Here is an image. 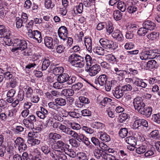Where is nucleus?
<instances>
[{
  "label": "nucleus",
  "instance_id": "nucleus-55",
  "mask_svg": "<svg viewBox=\"0 0 160 160\" xmlns=\"http://www.w3.org/2000/svg\"><path fill=\"white\" fill-rule=\"evenodd\" d=\"M30 100L32 102L34 103H37L40 100L39 97L37 95H34L30 97Z\"/></svg>",
  "mask_w": 160,
  "mask_h": 160
},
{
  "label": "nucleus",
  "instance_id": "nucleus-31",
  "mask_svg": "<svg viewBox=\"0 0 160 160\" xmlns=\"http://www.w3.org/2000/svg\"><path fill=\"white\" fill-rule=\"evenodd\" d=\"M104 50L102 48L99 46L96 47L93 49V51L95 53L100 55H104Z\"/></svg>",
  "mask_w": 160,
  "mask_h": 160
},
{
  "label": "nucleus",
  "instance_id": "nucleus-25",
  "mask_svg": "<svg viewBox=\"0 0 160 160\" xmlns=\"http://www.w3.org/2000/svg\"><path fill=\"white\" fill-rule=\"evenodd\" d=\"M125 142L130 145H136L137 144V139L133 136L128 137L125 138Z\"/></svg>",
  "mask_w": 160,
  "mask_h": 160
},
{
  "label": "nucleus",
  "instance_id": "nucleus-12",
  "mask_svg": "<svg viewBox=\"0 0 160 160\" xmlns=\"http://www.w3.org/2000/svg\"><path fill=\"white\" fill-rule=\"evenodd\" d=\"M11 35V32L6 29L4 26L0 25V38H8Z\"/></svg>",
  "mask_w": 160,
  "mask_h": 160
},
{
  "label": "nucleus",
  "instance_id": "nucleus-24",
  "mask_svg": "<svg viewBox=\"0 0 160 160\" xmlns=\"http://www.w3.org/2000/svg\"><path fill=\"white\" fill-rule=\"evenodd\" d=\"M122 89L116 88L115 90H113L112 93L113 95L116 98L119 99L122 97L123 95V92Z\"/></svg>",
  "mask_w": 160,
  "mask_h": 160
},
{
  "label": "nucleus",
  "instance_id": "nucleus-4",
  "mask_svg": "<svg viewBox=\"0 0 160 160\" xmlns=\"http://www.w3.org/2000/svg\"><path fill=\"white\" fill-rule=\"evenodd\" d=\"M27 35L28 38L31 39L35 42L40 43L42 42L41 34L38 30H33L32 29H28Z\"/></svg>",
  "mask_w": 160,
  "mask_h": 160
},
{
  "label": "nucleus",
  "instance_id": "nucleus-28",
  "mask_svg": "<svg viewBox=\"0 0 160 160\" xmlns=\"http://www.w3.org/2000/svg\"><path fill=\"white\" fill-rule=\"evenodd\" d=\"M158 32H153L147 35L148 38L151 40H156L159 37Z\"/></svg>",
  "mask_w": 160,
  "mask_h": 160
},
{
  "label": "nucleus",
  "instance_id": "nucleus-19",
  "mask_svg": "<svg viewBox=\"0 0 160 160\" xmlns=\"http://www.w3.org/2000/svg\"><path fill=\"white\" fill-rule=\"evenodd\" d=\"M102 150L99 149H96L94 152V154L95 157L98 159L102 160L103 159H105L106 154Z\"/></svg>",
  "mask_w": 160,
  "mask_h": 160
},
{
  "label": "nucleus",
  "instance_id": "nucleus-54",
  "mask_svg": "<svg viewBox=\"0 0 160 160\" xmlns=\"http://www.w3.org/2000/svg\"><path fill=\"white\" fill-rule=\"evenodd\" d=\"M35 129L33 128L32 129V132H29L28 134V137L31 138H34L37 137L38 135V133L37 131H35Z\"/></svg>",
  "mask_w": 160,
  "mask_h": 160
},
{
  "label": "nucleus",
  "instance_id": "nucleus-45",
  "mask_svg": "<svg viewBox=\"0 0 160 160\" xmlns=\"http://www.w3.org/2000/svg\"><path fill=\"white\" fill-rule=\"evenodd\" d=\"M152 119L154 122L160 124V113L153 114Z\"/></svg>",
  "mask_w": 160,
  "mask_h": 160
},
{
  "label": "nucleus",
  "instance_id": "nucleus-22",
  "mask_svg": "<svg viewBox=\"0 0 160 160\" xmlns=\"http://www.w3.org/2000/svg\"><path fill=\"white\" fill-rule=\"evenodd\" d=\"M158 60H152L149 61L147 63V68L150 70L154 69L156 68L157 63L159 62Z\"/></svg>",
  "mask_w": 160,
  "mask_h": 160
},
{
  "label": "nucleus",
  "instance_id": "nucleus-27",
  "mask_svg": "<svg viewBox=\"0 0 160 160\" xmlns=\"http://www.w3.org/2000/svg\"><path fill=\"white\" fill-rule=\"evenodd\" d=\"M105 58L106 61L110 63H114L116 62V59L115 56L112 54L106 55Z\"/></svg>",
  "mask_w": 160,
  "mask_h": 160
},
{
  "label": "nucleus",
  "instance_id": "nucleus-17",
  "mask_svg": "<svg viewBox=\"0 0 160 160\" xmlns=\"http://www.w3.org/2000/svg\"><path fill=\"white\" fill-rule=\"evenodd\" d=\"M112 37L118 41L121 42L123 40L124 37L121 32L117 29L112 34Z\"/></svg>",
  "mask_w": 160,
  "mask_h": 160
},
{
  "label": "nucleus",
  "instance_id": "nucleus-50",
  "mask_svg": "<svg viewBox=\"0 0 160 160\" xmlns=\"http://www.w3.org/2000/svg\"><path fill=\"white\" fill-rule=\"evenodd\" d=\"M121 89L123 92H128L131 91L132 89V87L131 85L128 84L122 86Z\"/></svg>",
  "mask_w": 160,
  "mask_h": 160
},
{
  "label": "nucleus",
  "instance_id": "nucleus-34",
  "mask_svg": "<svg viewBox=\"0 0 160 160\" xmlns=\"http://www.w3.org/2000/svg\"><path fill=\"white\" fill-rule=\"evenodd\" d=\"M15 144L14 145L15 148H18L19 146L22 145L25 142L24 139L20 137H18L14 141Z\"/></svg>",
  "mask_w": 160,
  "mask_h": 160
},
{
  "label": "nucleus",
  "instance_id": "nucleus-21",
  "mask_svg": "<svg viewBox=\"0 0 160 160\" xmlns=\"http://www.w3.org/2000/svg\"><path fill=\"white\" fill-rule=\"evenodd\" d=\"M149 59L156 58V60H160V54L157 53L155 51L152 50L148 51Z\"/></svg>",
  "mask_w": 160,
  "mask_h": 160
},
{
  "label": "nucleus",
  "instance_id": "nucleus-63",
  "mask_svg": "<svg viewBox=\"0 0 160 160\" xmlns=\"http://www.w3.org/2000/svg\"><path fill=\"white\" fill-rule=\"evenodd\" d=\"M112 101V99L110 98L105 97L101 102V104L103 106H105L108 103H110Z\"/></svg>",
  "mask_w": 160,
  "mask_h": 160
},
{
  "label": "nucleus",
  "instance_id": "nucleus-56",
  "mask_svg": "<svg viewBox=\"0 0 160 160\" xmlns=\"http://www.w3.org/2000/svg\"><path fill=\"white\" fill-rule=\"evenodd\" d=\"M3 76L6 80H9L12 79L13 77L12 73L9 72H6L3 73Z\"/></svg>",
  "mask_w": 160,
  "mask_h": 160
},
{
  "label": "nucleus",
  "instance_id": "nucleus-5",
  "mask_svg": "<svg viewBox=\"0 0 160 160\" xmlns=\"http://www.w3.org/2000/svg\"><path fill=\"white\" fill-rule=\"evenodd\" d=\"M114 70L115 74L122 78H124L125 76L127 74H131L133 75H135L138 73L137 70L132 68H129V72L126 70H122L119 66L115 67L114 68Z\"/></svg>",
  "mask_w": 160,
  "mask_h": 160
},
{
  "label": "nucleus",
  "instance_id": "nucleus-33",
  "mask_svg": "<svg viewBox=\"0 0 160 160\" xmlns=\"http://www.w3.org/2000/svg\"><path fill=\"white\" fill-rule=\"evenodd\" d=\"M7 114L8 120L13 119L15 116V112L14 109H12L8 110Z\"/></svg>",
  "mask_w": 160,
  "mask_h": 160
},
{
  "label": "nucleus",
  "instance_id": "nucleus-64",
  "mask_svg": "<svg viewBox=\"0 0 160 160\" xmlns=\"http://www.w3.org/2000/svg\"><path fill=\"white\" fill-rule=\"evenodd\" d=\"M105 113L111 118H113L115 117V114L113 112L111 109L109 108H107L105 112Z\"/></svg>",
  "mask_w": 160,
  "mask_h": 160
},
{
  "label": "nucleus",
  "instance_id": "nucleus-35",
  "mask_svg": "<svg viewBox=\"0 0 160 160\" xmlns=\"http://www.w3.org/2000/svg\"><path fill=\"white\" fill-rule=\"evenodd\" d=\"M69 146L63 142L62 141H61V153L64 152L65 153L68 150Z\"/></svg>",
  "mask_w": 160,
  "mask_h": 160
},
{
  "label": "nucleus",
  "instance_id": "nucleus-62",
  "mask_svg": "<svg viewBox=\"0 0 160 160\" xmlns=\"http://www.w3.org/2000/svg\"><path fill=\"white\" fill-rule=\"evenodd\" d=\"M105 159L106 160H119L115 156L107 153L106 154Z\"/></svg>",
  "mask_w": 160,
  "mask_h": 160
},
{
  "label": "nucleus",
  "instance_id": "nucleus-32",
  "mask_svg": "<svg viewBox=\"0 0 160 160\" xmlns=\"http://www.w3.org/2000/svg\"><path fill=\"white\" fill-rule=\"evenodd\" d=\"M78 160H88V157L86 153L83 152H78L77 153Z\"/></svg>",
  "mask_w": 160,
  "mask_h": 160
},
{
  "label": "nucleus",
  "instance_id": "nucleus-48",
  "mask_svg": "<svg viewBox=\"0 0 160 160\" xmlns=\"http://www.w3.org/2000/svg\"><path fill=\"white\" fill-rule=\"evenodd\" d=\"M86 65L87 68L88 67H91L92 63V58L89 55L87 54L85 57Z\"/></svg>",
  "mask_w": 160,
  "mask_h": 160
},
{
  "label": "nucleus",
  "instance_id": "nucleus-10",
  "mask_svg": "<svg viewBox=\"0 0 160 160\" xmlns=\"http://www.w3.org/2000/svg\"><path fill=\"white\" fill-rule=\"evenodd\" d=\"M86 68V71L88 72L89 75L91 76H94L98 74L101 70L100 67L98 64H95L91 67H88Z\"/></svg>",
  "mask_w": 160,
  "mask_h": 160
},
{
  "label": "nucleus",
  "instance_id": "nucleus-7",
  "mask_svg": "<svg viewBox=\"0 0 160 160\" xmlns=\"http://www.w3.org/2000/svg\"><path fill=\"white\" fill-rule=\"evenodd\" d=\"M28 20L27 14L26 13L22 12L21 18L19 17L16 18V24L17 28L18 29L23 28L27 22Z\"/></svg>",
  "mask_w": 160,
  "mask_h": 160
},
{
  "label": "nucleus",
  "instance_id": "nucleus-30",
  "mask_svg": "<svg viewBox=\"0 0 160 160\" xmlns=\"http://www.w3.org/2000/svg\"><path fill=\"white\" fill-rule=\"evenodd\" d=\"M92 127L93 128L101 130L104 128L105 125L104 124L102 123L95 122L92 123Z\"/></svg>",
  "mask_w": 160,
  "mask_h": 160
},
{
  "label": "nucleus",
  "instance_id": "nucleus-8",
  "mask_svg": "<svg viewBox=\"0 0 160 160\" xmlns=\"http://www.w3.org/2000/svg\"><path fill=\"white\" fill-rule=\"evenodd\" d=\"M59 42L57 36H56L54 40V43L53 42V39L50 37H46L44 38V43L46 47L50 48H53L54 45H58Z\"/></svg>",
  "mask_w": 160,
  "mask_h": 160
},
{
  "label": "nucleus",
  "instance_id": "nucleus-14",
  "mask_svg": "<svg viewBox=\"0 0 160 160\" xmlns=\"http://www.w3.org/2000/svg\"><path fill=\"white\" fill-rule=\"evenodd\" d=\"M107 79V76L103 74L100 75L96 79L94 82L97 84H98L101 86H103L105 85Z\"/></svg>",
  "mask_w": 160,
  "mask_h": 160
},
{
  "label": "nucleus",
  "instance_id": "nucleus-13",
  "mask_svg": "<svg viewBox=\"0 0 160 160\" xmlns=\"http://www.w3.org/2000/svg\"><path fill=\"white\" fill-rule=\"evenodd\" d=\"M129 2L132 5L128 7L127 11L129 13L132 14L138 10V8L135 5L138 2L136 0H129Z\"/></svg>",
  "mask_w": 160,
  "mask_h": 160
},
{
  "label": "nucleus",
  "instance_id": "nucleus-23",
  "mask_svg": "<svg viewBox=\"0 0 160 160\" xmlns=\"http://www.w3.org/2000/svg\"><path fill=\"white\" fill-rule=\"evenodd\" d=\"M147 148V146L146 144L139 145L138 146V147L136 148V152L138 154H143L146 151Z\"/></svg>",
  "mask_w": 160,
  "mask_h": 160
},
{
  "label": "nucleus",
  "instance_id": "nucleus-44",
  "mask_svg": "<svg viewBox=\"0 0 160 160\" xmlns=\"http://www.w3.org/2000/svg\"><path fill=\"white\" fill-rule=\"evenodd\" d=\"M147 29L144 27L140 28L138 30L137 33L140 36H144L148 32Z\"/></svg>",
  "mask_w": 160,
  "mask_h": 160
},
{
  "label": "nucleus",
  "instance_id": "nucleus-49",
  "mask_svg": "<svg viewBox=\"0 0 160 160\" xmlns=\"http://www.w3.org/2000/svg\"><path fill=\"white\" fill-rule=\"evenodd\" d=\"M143 115L147 118H149L151 115L152 112V108L151 107H146Z\"/></svg>",
  "mask_w": 160,
  "mask_h": 160
},
{
  "label": "nucleus",
  "instance_id": "nucleus-6",
  "mask_svg": "<svg viewBox=\"0 0 160 160\" xmlns=\"http://www.w3.org/2000/svg\"><path fill=\"white\" fill-rule=\"evenodd\" d=\"M13 47L12 49V52H15L17 50H24L27 48V43L26 41L23 40L15 38L13 40Z\"/></svg>",
  "mask_w": 160,
  "mask_h": 160
},
{
  "label": "nucleus",
  "instance_id": "nucleus-61",
  "mask_svg": "<svg viewBox=\"0 0 160 160\" xmlns=\"http://www.w3.org/2000/svg\"><path fill=\"white\" fill-rule=\"evenodd\" d=\"M27 90L26 92V95L28 98H30L32 96L33 93V90L31 87H29L27 89Z\"/></svg>",
  "mask_w": 160,
  "mask_h": 160
},
{
  "label": "nucleus",
  "instance_id": "nucleus-38",
  "mask_svg": "<svg viewBox=\"0 0 160 160\" xmlns=\"http://www.w3.org/2000/svg\"><path fill=\"white\" fill-rule=\"evenodd\" d=\"M18 83V79L16 78L13 77L9 81V85L11 88H14L17 85Z\"/></svg>",
  "mask_w": 160,
  "mask_h": 160
},
{
  "label": "nucleus",
  "instance_id": "nucleus-2",
  "mask_svg": "<svg viewBox=\"0 0 160 160\" xmlns=\"http://www.w3.org/2000/svg\"><path fill=\"white\" fill-rule=\"evenodd\" d=\"M69 59L72 65L76 67L82 68L85 64L83 58L76 53L71 55Z\"/></svg>",
  "mask_w": 160,
  "mask_h": 160
},
{
  "label": "nucleus",
  "instance_id": "nucleus-16",
  "mask_svg": "<svg viewBox=\"0 0 160 160\" xmlns=\"http://www.w3.org/2000/svg\"><path fill=\"white\" fill-rule=\"evenodd\" d=\"M142 26L146 28L148 31V30H152L155 28L156 24L153 22L148 20L143 22Z\"/></svg>",
  "mask_w": 160,
  "mask_h": 160
},
{
  "label": "nucleus",
  "instance_id": "nucleus-26",
  "mask_svg": "<svg viewBox=\"0 0 160 160\" xmlns=\"http://www.w3.org/2000/svg\"><path fill=\"white\" fill-rule=\"evenodd\" d=\"M61 40L63 41L67 39L68 35V30L66 27L64 26H61Z\"/></svg>",
  "mask_w": 160,
  "mask_h": 160
},
{
  "label": "nucleus",
  "instance_id": "nucleus-39",
  "mask_svg": "<svg viewBox=\"0 0 160 160\" xmlns=\"http://www.w3.org/2000/svg\"><path fill=\"white\" fill-rule=\"evenodd\" d=\"M74 10L76 14L81 13L83 10V3H79L78 5L76 6Z\"/></svg>",
  "mask_w": 160,
  "mask_h": 160
},
{
  "label": "nucleus",
  "instance_id": "nucleus-42",
  "mask_svg": "<svg viewBox=\"0 0 160 160\" xmlns=\"http://www.w3.org/2000/svg\"><path fill=\"white\" fill-rule=\"evenodd\" d=\"M118 8L122 12H124L126 9V5L123 1L119 2L117 5Z\"/></svg>",
  "mask_w": 160,
  "mask_h": 160
},
{
  "label": "nucleus",
  "instance_id": "nucleus-3",
  "mask_svg": "<svg viewBox=\"0 0 160 160\" xmlns=\"http://www.w3.org/2000/svg\"><path fill=\"white\" fill-rule=\"evenodd\" d=\"M99 42L101 46L108 52H113L118 48L117 44L112 41L105 38H101Z\"/></svg>",
  "mask_w": 160,
  "mask_h": 160
},
{
  "label": "nucleus",
  "instance_id": "nucleus-43",
  "mask_svg": "<svg viewBox=\"0 0 160 160\" xmlns=\"http://www.w3.org/2000/svg\"><path fill=\"white\" fill-rule=\"evenodd\" d=\"M23 122L25 126L28 129H32V126L33 125V123H32L29 121L27 118L24 119L23 121Z\"/></svg>",
  "mask_w": 160,
  "mask_h": 160
},
{
  "label": "nucleus",
  "instance_id": "nucleus-9",
  "mask_svg": "<svg viewBox=\"0 0 160 160\" xmlns=\"http://www.w3.org/2000/svg\"><path fill=\"white\" fill-rule=\"evenodd\" d=\"M133 104L135 110L138 111L146 105L141 97H137L134 99Z\"/></svg>",
  "mask_w": 160,
  "mask_h": 160
},
{
  "label": "nucleus",
  "instance_id": "nucleus-20",
  "mask_svg": "<svg viewBox=\"0 0 160 160\" xmlns=\"http://www.w3.org/2000/svg\"><path fill=\"white\" fill-rule=\"evenodd\" d=\"M73 39L72 38L69 37L67 39H67H66L64 41H63L62 40H61V42L63 43V45H61V48H62V49L61 50V53L62 52H64V51L63 50H64L65 48V46H63L65 45H69L71 46L73 43Z\"/></svg>",
  "mask_w": 160,
  "mask_h": 160
},
{
  "label": "nucleus",
  "instance_id": "nucleus-47",
  "mask_svg": "<svg viewBox=\"0 0 160 160\" xmlns=\"http://www.w3.org/2000/svg\"><path fill=\"white\" fill-rule=\"evenodd\" d=\"M50 64V61L47 59H45L42 63V70H46L49 67Z\"/></svg>",
  "mask_w": 160,
  "mask_h": 160
},
{
  "label": "nucleus",
  "instance_id": "nucleus-36",
  "mask_svg": "<svg viewBox=\"0 0 160 160\" xmlns=\"http://www.w3.org/2000/svg\"><path fill=\"white\" fill-rule=\"evenodd\" d=\"M100 138L105 142H108L111 139L109 136L105 133H102L100 135Z\"/></svg>",
  "mask_w": 160,
  "mask_h": 160
},
{
  "label": "nucleus",
  "instance_id": "nucleus-15",
  "mask_svg": "<svg viewBox=\"0 0 160 160\" xmlns=\"http://www.w3.org/2000/svg\"><path fill=\"white\" fill-rule=\"evenodd\" d=\"M84 42L87 50L89 52L91 53L92 51V42L91 38L90 37H86L84 38Z\"/></svg>",
  "mask_w": 160,
  "mask_h": 160
},
{
  "label": "nucleus",
  "instance_id": "nucleus-60",
  "mask_svg": "<svg viewBox=\"0 0 160 160\" xmlns=\"http://www.w3.org/2000/svg\"><path fill=\"white\" fill-rule=\"evenodd\" d=\"M5 153V158L7 160L9 159L11 156L13 154L12 150L8 148L7 149V152H6Z\"/></svg>",
  "mask_w": 160,
  "mask_h": 160
},
{
  "label": "nucleus",
  "instance_id": "nucleus-37",
  "mask_svg": "<svg viewBox=\"0 0 160 160\" xmlns=\"http://www.w3.org/2000/svg\"><path fill=\"white\" fill-rule=\"evenodd\" d=\"M122 13L118 10H115L113 13V18L116 20H120L122 18Z\"/></svg>",
  "mask_w": 160,
  "mask_h": 160
},
{
  "label": "nucleus",
  "instance_id": "nucleus-51",
  "mask_svg": "<svg viewBox=\"0 0 160 160\" xmlns=\"http://www.w3.org/2000/svg\"><path fill=\"white\" fill-rule=\"evenodd\" d=\"M60 137V135L55 133H51L49 134V138L50 139L55 140L59 139Z\"/></svg>",
  "mask_w": 160,
  "mask_h": 160
},
{
  "label": "nucleus",
  "instance_id": "nucleus-57",
  "mask_svg": "<svg viewBox=\"0 0 160 160\" xmlns=\"http://www.w3.org/2000/svg\"><path fill=\"white\" fill-rule=\"evenodd\" d=\"M155 152V150L153 148H152L151 149L147 151L144 154V156L146 157H148L153 155Z\"/></svg>",
  "mask_w": 160,
  "mask_h": 160
},
{
  "label": "nucleus",
  "instance_id": "nucleus-52",
  "mask_svg": "<svg viewBox=\"0 0 160 160\" xmlns=\"http://www.w3.org/2000/svg\"><path fill=\"white\" fill-rule=\"evenodd\" d=\"M69 78V75L67 73L61 74V82H67Z\"/></svg>",
  "mask_w": 160,
  "mask_h": 160
},
{
  "label": "nucleus",
  "instance_id": "nucleus-18",
  "mask_svg": "<svg viewBox=\"0 0 160 160\" xmlns=\"http://www.w3.org/2000/svg\"><path fill=\"white\" fill-rule=\"evenodd\" d=\"M48 113V111L42 107H40V109L39 111H37L36 112L37 116L42 119H44Z\"/></svg>",
  "mask_w": 160,
  "mask_h": 160
},
{
  "label": "nucleus",
  "instance_id": "nucleus-41",
  "mask_svg": "<svg viewBox=\"0 0 160 160\" xmlns=\"http://www.w3.org/2000/svg\"><path fill=\"white\" fill-rule=\"evenodd\" d=\"M140 58L142 60L149 59L148 51H142L140 54Z\"/></svg>",
  "mask_w": 160,
  "mask_h": 160
},
{
  "label": "nucleus",
  "instance_id": "nucleus-46",
  "mask_svg": "<svg viewBox=\"0 0 160 160\" xmlns=\"http://www.w3.org/2000/svg\"><path fill=\"white\" fill-rule=\"evenodd\" d=\"M128 132V130L126 128H122L119 131V135L121 138H124L127 136Z\"/></svg>",
  "mask_w": 160,
  "mask_h": 160
},
{
  "label": "nucleus",
  "instance_id": "nucleus-11",
  "mask_svg": "<svg viewBox=\"0 0 160 160\" xmlns=\"http://www.w3.org/2000/svg\"><path fill=\"white\" fill-rule=\"evenodd\" d=\"M146 80H147L146 79H143L137 77H134L133 84L137 87L145 88L147 86V84L144 81Z\"/></svg>",
  "mask_w": 160,
  "mask_h": 160
},
{
  "label": "nucleus",
  "instance_id": "nucleus-58",
  "mask_svg": "<svg viewBox=\"0 0 160 160\" xmlns=\"http://www.w3.org/2000/svg\"><path fill=\"white\" fill-rule=\"evenodd\" d=\"M150 137L154 139H157L159 137V132L158 130H154L152 131L150 135Z\"/></svg>",
  "mask_w": 160,
  "mask_h": 160
},
{
  "label": "nucleus",
  "instance_id": "nucleus-53",
  "mask_svg": "<svg viewBox=\"0 0 160 160\" xmlns=\"http://www.w3.org/2000/svg\"><path fill=\"white\" fill-rule=\"evenodd\" d=\"M55 104H54L53 107L57 111H58L60 108V98H58L55 100Z\"/></svg>",
  "mask_w": 160,
  "mask_h": 160
},
{
  "label": "nucleus",
  "instance_id": "nucleus-59",
  "mask_svg": "<svg viewBox=\"0 0 160 160\" xmlns=\"http://www.w3.org/2000/svg\"><path fill=\"white\" fill-rule=\"evenodd\" d=\"M133 128L135 129L139 128L141 127L140 119L135 120L132 125Z\"/></svg>",
  "mask_w": 160,
  "mask_h": 160
},
{
  "label": "nucleus",
  "instance_id": "nucleus-29",
  "mask_svg": "<svg viewBox=\"0 0 160 160\" xmlns=\"http://www.w3.org/2000/svg\"><path fill=\"white\" fill-rule=\"evenodd\" d=\"M105 28H106L107 33L109 34H110L112 32L114 28L112 22L110 21L107 22Z\"/></svg>",
  "mask_w": 160,
  "mask_h": 160
},
{
  "label": "nucleus",
  "instance_id": "nucleus-40",
  "mask_svg": "<svg viewBox=\"0 0 160 160\" xmlns=\"http://www.w3.org/2000/svg\"><path fill=\"white\" fill-rule=\"evenodd\" d=\"M28 144H31L32 146H34L39 144L40 142V140L35 138H30L28 139Z\"/></svg>",
  "mask_w": 160,
  "mask_h": 160
},
{
  "label": "nucleus",
  "instance_id": "nucleus-1",
  "mask_svg": "<svg viewBox=\"0 0 160 160\" xmlns=\"http://www.w3.org/2000/svg\"><path fill=\"white\" fill-rule=\"evenodd\" d=\"M61 130L63 132L70 135L80 142H83L86 145L88 146L90 144L88 138L82 133L78 134L75 131L72 130L66 126L61 124Z\"/></svg>",
  "mask_w": 160,
  "mask_h": 160
}]
</instances>
